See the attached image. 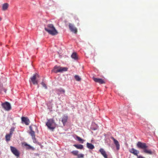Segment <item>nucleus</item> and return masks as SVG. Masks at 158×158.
Segmentation results:
<instances>
[{
    "mask_svg": "<svg viewBox=\"0 0 158 158\" xmlns=\"http://www.w3.org/2000/svg\"><path fill=\"white\" fill-rule=\"evenodd\" d=\"M15 131V128H11V129H10V132L9 134H10V135H12V134H13V132Z\"/></svg>",
    "mask_w": 158,
    "mask_h": 158,
    "instance_id": "nucleus-27",
    "label": "nucleus"
},
{
    "mask_svg": "<svg viewBox=\"0 0 158 158\" xmlns=\"http://www.w3.org/2000/svg\"><path fill=\"white\" fill-rule=\"evenodd\" d=\"M76 138L77 139V140L80 142L81 143H83L84 141V140L82 139L80 137L78 136H76Z\"/></svg>",
    "mask_w": 158,
    "mask_h": 158,
    "instance_id": "nucleus-24",
    "label": "nucleus"
},
{
    "mask_svg": "<svg viewBox=\"0 0 158 158\" xmlns=\"http://www.w3.org/2000/svg\"><path fill=\"white\" fill-rule=\"evenodd\" d=\"M57 91L59 92V94H64L65 93V90L62 88H60L56 90Z\"/></svg>",
    "mask_w": 158,
    "mask_h": 158,
    "instance_id": "nucleus-18",
    "label": "nucleus"
},
{
    "mask_svg": "<svg viewBox=\"0 0 158 158\" xmlns=\"http://www.w3.org/2000/svg\"><path fill=\"white\" fill-rule=\"evenodd\" d=\"M86 145L87 147L89 149H93L94 148V145L91 143H87Z\"/></svg>",
    "mask_w": 158,
    "mask_h": 158,
    "instance_id": "nucleus-19",
    "label": "nucleus"
},
{
    "mask_svg": "<svg viewBox=\"0 0 158 158\" xmlns=\"http://www.w3.org/2000/svg\"><path fill=\"white\" fill-rule=\"evenodd\" d=\"M111 138L112 140H113L114 142V143L116 146L117 150H119L120 148V144L118 142L117 140L115 139L113 137H112Z\"/></svg>",
    "mask_w": 158,
    "mask_h": 158,
    "instance_id": "nucleus-11",
    "label": "nucleus"
},
{
    "mask_svg": "<svg viewBox=\"0 0 158 158\" xmlns=\"http://www.w3.org/2000/svg\"><path fill=\"white\" fill-rule=\"evenodd\" d=\"M93 80L96 82L100 84H105V81L102 79L94 77Z\"/></svg>",
    "mask_w": 158,
    "mask_h": 158,
    "instance_id": "nucleus-10",
    "label": "nucleus"
},
{
    "mask_svg": "<svg viewBox=\"0 0 158 158\" xmlns=\"http://www.w3.org/2000/svg\"><path fill=\"white\" fill-rule=\"evenodd\" d=\"M9 6L8 3H4L2 6V10H7Z\"/></svg>",
    "mask_w": 158,
    "mask_h": 158,
    "instance_id": "nucleus-17",
    "label": "nucleus"
},
{
    "mask_svg": "<svg viewBox=\"0 0 158 158\" xmlns=\"http://www.w3.org/2000/svg\"><path fill=\"white\" fill-rule=\"evenodd\" d=\"M73 146L78 149H82L83 148V146L81 144H74Z\"/></svg>",
    "mask_w": 158,
    "mask_h": 158,
    "instance_id": "nucleus-20",
    "label": "nucleus"
},
{
    "mask_svg": "<svg viewBox=\"0 0 158 158\" xmlns=\"http://www.w3.org/2000/svg\"><path fill=\"white\" fill-rule=\"evenodd\" d=\"M74 155L77 156L78 154V151H73L71 152Z\"/></svg>",
    "mask_w": 158,
    "mask_h": 158,
    "instance_id": "nucleus-26",
    "label": "nucleus"
},
{
    "mask_svg": "<svg viewBox=\"0 0 158 158\" xmlns=\"http://www.w3.org/2000/svg\"><path fill=\"white\" fill-rule=\"evenodd\" d=\"M99 151L104 157V158H108L107 155L106 153V152L103 148H101L99 149Z\"/></svg>",
    "mask_w": 158,
    "mask_h": 158,
    "instance_id": "nucleus-14",
    "label": "nucleus"
},
{
    "mask_svg": "<svg viewBox=\"0 0 158 158\" xmlns=\"http://www.w3.org/2000/svg\"><path fill=\"white\" fill-rule=\"evenodd\" d=\"M38 77H39V75L37 73H35L30 78L33 84H38V82L36 79Z\"/></svg>",
    "mask_w": 158,
    "mask_h": 158,
    "instance_id": "nucleus-6",
    "label": "nucleus"
},
{
    "mask_svg": "<svg viewBox=\"0 0 158 158\" xmlns=\"http://www.w3.org/2000/svg\"><path fill=\"white\" fill-rule=\"evenodd\" d=\"M50 2H52V3H53V4H52L53 5V4H54V2H53V1H50V2H49V3H50Z\"/></svg>",
    "mask_w": 158,
    "mask_h": 158,
    "instance_id": "nucleus-31",
    "label": "nucleus"
},
{
    "mask_svg": "<svg viewBox=\"0 0 158 158\" xmlns=\"http://www.w3.org/2000/svg\"><path fill=\"white\" fill-rule=\"evenodd\" d=\"M69 28L71 31L74 33H76L77 32V28L75 27L71 23H69Z\"/></svg>",
    "mask_w": 158,
    "mask_h": 158,
    "instance_id": "nucleus-8",
    "label": "nucleus"
},
{
    "mask_svg": "<svg viewBox=\"0 0 158 158\" xmlns=\"http://www.w3.org/2000/svg\"><path fill=\"white\" fill-rule=\"evenodd\" d=\"M67 70L68 68H67L56 66L54 67L53 71L54 73H57L59 72L66 71H67Z\"/></svg>",
    "mask_w": 158,
    "mask_h": 158,
    "instance_id": "nucleus-4",
    "label": "nucleus"
},
{
    "mask_svg": "<svg viewBox=\"0 0 158 158\" xmlns=\"http://www.w3.org/2000/svg\"><path fill=\"white\" fill-rule=\"evenodd\" d=\"M74 78L77 81H79L81 80V78L77 75H75Z\"/></svg>",
    "mask_w": 158,
    "mask_h": 158,
    "instance_id": "nucleus-25",
    "label": "nucleus"
},
{
    "mask_svg": "<svg viewBox=\"0 0 158 158\" xmlns=\"http://www.w3.org/2000/svg\"><path fill=\"white\" fill-rule=\"evenodd\" d=\"M44 29L49 34L52 35H56L58 34L57 31L52 24H48Z\"/></svg>",
    "mask_w": 158,
    "mask_h": 158,
    "instance_id": "nucleus-2",
    "label": "nucleus"
},
{
    "mask_svg": "<svg viewBox=\"0 0 158 158\" xmlns=\"http://www.w3.org/2000/svg\"><path fill=\"white\" fill-rule=\"evenodd\" d=\"M6 89L3 87L2 86H0V93H3V92L6 93Z\"/></svg>",
    "mask_w": 158,
    "mask_h": 158,
    "instance_id": "nucleus-21",
    "label": "nucleus"
},
{
    "mask_svg": "<svg viewBox=\"0 0 158 158\" xmlns=\"http://www.w3.org/2000/svg\"><path fill=\"white\" fill-rule=\"evenodd\" d=\"M11 137V135L10 134H7L6 135V141H8L10 140V139Z\"/></svg>",
    "mask_w": 158,
    "mask_h": 158,
    "instance_id": "nucleus-22",
    "label": "nucleus"
},
{
    "mask_svg": "<svg viewBox=\"0 0 158 158\" xmlns=\"http://www.w3.org/2000/svg\"><path fill=\"white\" fill-rule=\"evenodd\" d=\"M2 18L0 17V21L2 20Z\"/></svg>",
    "mask_w": 158,
    "mask_h": 158,
    "instance_id": "nucleus-32",
    "label": "nucleus"
},
{
    "mask_svg": "<svg viewBox=\"0 0 158 158\" xmlns=\"http://www.w3.org/2000/svg\"><path fill=\"white\" fill-rule=\"evenodd\" d=\"M71 57L75 60H77L78 59V56L76 53L74 52L73 53L71 56Z\"/></svg>",
    "mask_w": 158,
    "mask_h": 158,
    "instance_id": "nucleus-16",
    "label": "nucleus"
},
{
    "mask_svg": "<svg viewBox=\"0 0 158 158\" xmlns=\"http://www.w3.org/2000/svg\"><path fill=\"white\" fill-rule=\"evenodd\" d=\"M41 84L43 85V86L44 87L45 89H47V87L46 86V85L45 84V83L44 82H41Z\"/></svg>",
    "mask_w": 158,
    "mask_h": 158,
    "instance_id": "nucleus-29",
    "label": "nucleus"
},
{
    "mask_svg": "<svg viewBox=\"0 0 158 158\" xmlns=\"http://www.w3.org/2000/svg\"><path fill=\"white\" fill-rule=\"evenodd\" d=\"M68 118V116L66 115H64L61 118V121L64 126H65L66 123L67 122Z\"/></svg>",
    "mask_w": 158,
    "mask_h": 158,
    "instance_id": "nucleus-12",
    "label": "nucleus"
},
{
    "mask_svg": "<svg viewBox=\"0 0 158 158\" xmlns=\"http://www.w3.org/2000/svg\"><path fill=\"white\" fill-rule=\"evenodd\" d=\"M137 146L138 148L143 149L144 153L149 155L152 154L153 152L151 150L147 149L148 146L146 143L138 142Z\"/></svg>",
    "mask_w": 158,
    "mask_h": 158,
    "instance_id": "nucleus-1",
    "label": "nucleus"
},
{
    "mask_svg": "<svg viewBox=\"0 0 158 158\" xmlns=\"http://www.w3.org/2000/svg\"><path fill=\"white\" fill-rule=\"evenodd\" d=\"M10 148L11 152L14 154L16 156H19V152L16 148L12 146H10Z\"/></svg>",
    "mask_w": 158,
    "mask_h": 158,
    "instance_id": "nucleus-7",
    "label": "nucleus"
},
{
    "mask_svg": "<svg viewBox=\"0 0 158 158\" xmlns=\"http://www.w3.org/2000/svg\"><path fill=\"white\" fill-rule=\"evenodd\" d=\"M46 125L48 128L53 131L55 128L56 124L53 119L50 118L47 119V121L46 123Z\"/></svg>",
    "mask_w": 158,
    "mask_h": 158,
    "instance_id": "nucleus-3",
    "label": "nucleus"
},
{
    "mask_svg": "<svg viewBox=\"0 0 158 158\" xmlns=\"http://www.w3.org/2000/svg\"><path fill=\"white\" fill-rule=\"evenodd\" d=\"M21 119L22 122L24 123L26 125H28L29 124L30 121L27 118L23 117L21 118Z\"/></svg>",
    "mask_w": 158,
    "mask_h": 158,
    "instance_id": "nucleus-15",
    "label": "nucleus"
},
{
    "mask_svg": "<svg viewBox=\"0 0 158 158\" xmlns=\"http://www.w3.org/2000/svg\"><path fill=\"white\" fill-rule=\"evenodd\" d=\"M77 156L78 158H82L84 157V155L82 154H78Z\"/></svg>",
    "mask_w": 158,
    "mask_h": 158,
    "instance_id": "nucleus-28",
    "label": "nucleus"
},
{
    "mask_svg": "<svg viewBox=\"0 0 158 158\" xmlns=\"http://www.w3.org/2000/svg\"><path fill=\"white\" fill-rule=\"evenodd\" d=\"M2 106L6 110L9 111L11 109V106L10 103L7 102L2 103Z\"/></svg>",
    "mask_w": 158,
    "mask_h": 158,
    "instance_id": "nucleus-5",
    "label": "nucleus"
},
{
    "mask_svg": "<svg viewBox=\"0 0 158 158\" xmlns=\"http://www.w3.org/2000/svg\"><path fill=\"white\" fill-rule=\"evenodd\" d=\"M22 145L23 147H25V148L26 149H32L34 150V148L31 146L30 145L28 144L26 142H24L22 143Z\"/></svg>",
    "mask_w": 158,
    "mask_h": 158,
    "instance_id": "nucleus-9",
    "label": "nucleus"
},
{
    "mask_svg": "<svg viewBox=\"0 0 158 158\" xmlns=\"http://www.w3.org/2000/svg\"><path fill=\"white\" fill-rule=\"evenodd\" d=\"M30 134L31 135L32 138L33 139H35V133L34 131L31 130L30 132Z\"/></svg>",
    "mask_w": 158,
    "mask_h": 158,
    "instance_id": "nucleus-23",
    "label": "nucleus"
},
{
    "mask_svg": "<svg viewBox=\"0 0 158 158\" xmlns=\"http://www.w3.org/2000/svg\"><path fill=\"white\" fill-rule=\"evenodd\" d=\"M129 152L130 153L134 154V155L137 156V157L138 156H139L138 154L139 153V151L134 148H132L130 149Z\"/></svg>",
    "mask_w": 158,
    "mask_h": 158,
    "instance_id": "nucleus-13",
    "label": "nucleus"
},
{
    "mask_svg": "<svg viewBox=\"0 0 158 158\" xmlns=\"http://www.w3.org/2000/svg\"><path fill=\"white\" fill-rule=\"evenodd\" d=\"M137 158H145L142 156H138Z\"/></svg>",
    "mask_w": 158,
    "mask_h": 158,
    "instance_id": "nucleus-30",
    "label": "nucleus"
}]
</instances>
